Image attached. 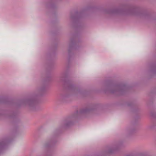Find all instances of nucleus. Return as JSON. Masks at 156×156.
I'll list each match as a JSON object with an SVG mask.
<instances>
[{
    "label": "nucleus",
    "mask_w": 156,
    "mask_h": 156,
    "mask_svg": "<svg viewBox=\"0 0 156 156\" xmlns=\"http://www.w3.org/2000/svg\"><path fill=\"white\" fill-rule=\"evenodd\" d=\"M29 103L30 105L37 103H44L47 102V100L46 98H30Z\"/></svg>",
    "instance_id": "nucleus-1"
},
{
    "label": "nucleus",
    "mask_w": 156,
    "mask_h": 156,
    "mask_svg": "<svg viewBox=\"0 0 156 156\" xmlns=\"http://www.w3.org/2000/svg\"><path fill=\"white\" fill-rule=\"evenodd\" d=\"M62 99L61 100L62 101V103H67L69 102V100L70 98H61Z\"/></svg>",
    "instance_id": "nucleus-2"
},
{
    "label": "nucleus",
    "mask_w": 156,
    "mask_h": 156,
    "mask_svg": "<svg viewBox=\"0 0 156 156\" xmlns=\"http://www.w3.org/2000/svg\"><path fill=\"white\" fill-rule=\"evenodd\" d=\"M4 143H1L0 144V146H2V145H3V144Z\"/></svg>",
    "instance_id": "nucleus-3"
}]
</instances>
